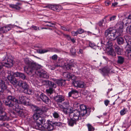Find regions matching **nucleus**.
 Segmentation results:
<instances>
[{"instance_id":"1","label":"nucleus","mask_w":131,"mask_h":131,"mask_svg":"<svg viewBox=\"0 0 131 131\" xmlns=\"http://www.w3.org/2000/svg\"><path fill=\"white\" fill-rule=\"evenodd\" d=\"M25 62L28 64L24 67L25 71L28 74L34 73L38 74L41 78H47L49 76L47 72L43 70L41 67L33 63H30L28 60H25Z\"/></svg>"},{"instance_id":"2","label":"nucleus","mask_w":131,"mask_h":131,"mask_svg":"<svg viewBox=\"0 0 131 131\" xmlns=\"http://www.w3.org/2000/svg\"><path fill=\"white\" fill-rule=\"evenodd\" d=\"M15 99L14 98L11 96H9L5 100V105L9 107H12L15 109V111L18 113L19 116H21L24 114L22 110H21V108L20 105L16 103L14 100H12Z\"/></svg>"},{"instance_id":"3","label":"nucleus","mask_w":131,"mask_h":131,"mask_svg":"<svg viewBox=\"0 0 131 131\" xmlns=\"http://www.w3.org/2000/svg\"><path fill=\"white\" fill-rule=\"evenodd\" d=\"M116 31L113 27H110L106 30L105 32V36L110 42L115 40L116 38L115 33Z\"/></svg>"},{"instance_id":"4","label":"nucleus","mask_w":131,"mask_h":131,"mask_svg":"<svg viewBox=\"0 0 131 131\" xmlns=\"http://www.w3.org/2000/svg\"><path fill=\"white\" fill-rule=\"evenodd\" d=\"M34 112L35 113L32 117L33 119L36 122L37 126L35 128L38 129L40 125L45 122L46 120L43 117L40 115L41 114L36 111Z\"/></svg>"},{"instance_id":"5","label":"nucleus","mask_w":131,"mask_h":131,"mask_svg":"<svg viewBox=\"0 0 131 131\" xmlns=\"http://www.w3.org/2000/svg\"><path fill=\"white\" fill-rule=\"evenodd\" d=\"M8 73L9 74L7 77L8 80L13 85L16 84L17 82V81L15 77H19L20 74L19 72L14 73L11 71H8Z\"/></svg>"},{"instance_id":"6","label":"nucleus","mask_w":131,"mask_h":131,"mask_svg":"<svg viewBox=\"0 0 131 131\" xmlns=\"http://www.w3.org/2000/svg\"><path fill=\"white\" fill-rule=\"evenodd\" d=\"M116 27H117L118 29L117 30L115 29L116 31L115 33L116 38L120 36L123 35V23L122 22L119 23H117L116 25Z\"/></svg>"},{"instance_id":"7","label":"nucleus","mask_w":131,"mask_h":131,"mask_svg":"<svg viewBox=\"0 0 131 131\" xmlns=\"http://www.w3.org/2000/svg\"><path fill=\"white\" fill-rule=\"evenodd\" d=\"M38 129L42 130L51 131L54 129L53 126L49 123L40 125Z\"/></svg>"},{"instance_id":"8","label":"nucleus","mask_w":131,"mask_h":131,"mask_svg":"<svg viewBox=\"0 0 131 131\" xmlns=\"http://www.w3.org/2000/svg\"><path fill=\"white\" fill-rule=\"evenodd\" d=\"M81 113L80 112L77 110H75L73 111L72 112H71L69 113V116L70 117H72L77 121L79 120V118L81 119Z\"/></svg>"},{"instance_id":"9","label":"nucleus","mask_w":131,"mask_h":131,"mask_svg":"<svg viewBox=\"0 0 131 131\" xmlns=\"http://www.w3.org/2000/svg\"><path fill=\"white\" fill-rule=\"evenodd\" d=\"M11 96L13 98H14V99H14L12 100L13 101L14 100V102H16V103H18V104L20 105H21V104L22 103H26V101L25 100V99L26 98V97H25L24 96H23L21 95H20L19 97V101H18V100L16 99L14 97L12 96L9 95L8 96L7 98L9 96Z\"/></svg>"},{"instance_id":"10","label":"nucleus","mask_w":131,"mask_h":131,"mask_svg":"<svg viewBox=\"0 0 131 131\" xmlns=\"http://www.w3.org/2000/svg\"><path fill=\"white\" fill-rule=\"evenodd\" d=\"M73 85L76 87L85 88L86 87L85 83L80 81H74L73 82Z\"/></svg>"},{"instance_id":"11","label":"nucleus","mask_w":131,"mask_h":131,"mask_svg":"<svg viewBox=\"0 0 131 131\" xmlns=\"http://www.w3.org/2000/svg\"><path fill=\"white\" fill-rule=\"evenodd\" d=\"M14 28V26L9 24L0 28V31L1 33H4L10 30L12 28Z\"/></svg>"},{"instance_id":"12","label":"nucleus","mask_w":131,"mask_h":131,"mask_svg":"<svg viewBox=\"0 0 131 131\" xmlns=\"http://www.w3.org/2000/svg\"><path fill=\"white\" fill-rule=\"evenodd\" d=\"M33 110L34 111H36L37 112L41 114L46 112L48 110L47 108L45 107H43L41 108H40L36 106H34Z\"/></svg>"},{"instance_id":"13","label":"nucleus","mask_w":131,"mask_h":131,"mask_svg":"<svg viewBox=\"0 0 131 131\" xmlns=\"http://www.w3.org/2000/svg\"><path fill=\"white\" fill-rule=\"evenodd\" d=\"M80 108L81 110L80 112L81 113V115H82V116H84L86 115V114H87V115H86V116L88 115L87 114L88 108L85 105H81L80 106Z\"/></svg>"},{"instance_id":"14","label":"nucleus","mask_w":131,"mask_h":131,"mask_svg":"<svg viewBox=\"0 0 131 131\" xmlns=\"http://www.w3.org/2000/svg\"><path fill=\"white\" fill-rule=\"evenodd\" d=\"M40 97L46 104H48L49 103V99L44 93H42L40 96Z\"/></svg>"},{"instance_id":"15","label":"nucleus","mask_w":131,"mask_h":131,"mask_svg":"<svg viewBox=\"0 0 131 131\" xmlns=\"http://www.w3.org/2000/svg\"><path fill=\"white\" fill-rule=\"evenodd\" d=\"M54 99L58 103L62 102L64 100V97L62 95H58L54 97Z\"/></svg>"},{"instance_id":"16","label":"nucleus","mask_w":131,"mask_h":131,"mask_svg":"<svg viewBox=\"0 0 131 131\" xmlns=\"http://www.w3.org/2000/svg\"><path fill=\"white\" fill-rule=\"evenodd\" d=\"M70 118V119H68V123L69 126L72 127L74 125H76L77 121L72 117Z\"/></svg>"},{"instance_id":"17","label":"nucleus","mask_w":131,"mask_h":131,"mask_svg":"<svg viewBox=\"0 0 131 131\" xmlns=\"http://www.w3.org/2000/svg\"><path fill=\"white\" fill-rule=\"evenodd\" d=\"M21 4L19 2L17 3L16 4H10L9 5V7L10 8L16 9L17 10H19L20 8V6Z\"/></svg>"},{"instance_id":"18","label":"nucleus","mask_w":131,"mask_h":131,"mask_svg":"<svg viewBox=\"0 0 131 131\" xmlns=\"http://www.w3.org/2000/svg\"><path fill=\"white\" fill-rule=\"evenodd\" d=\"M49 7L53 10L58 12L61 8V6L57 5H51L49 6Z\"/></svg>"},{"instance_id":"19","label":"nucleus","mask_w":131,"mask_h":131,"mask_svg":"<svg viewBox=\"0 0 131 131\" xmlns=\"http://www.w3.org/2000/svg\"><path fill=\"white\" fill-rule=\"evenodd\" d=\"M116 38L117 42L118 44L121 45L123 44L124 40L123 37H118Z\"/></svg>"},{"instance_id":"20","label":"nucleus","mask_w":131,"mask_h":131,"mask_svg":"<svg viewBox=\"0 0 131 131\" xmlns=\"http://www.w3.org/2000/svg\"><path fill=\"white\" fill-rule=\"evenodd\" d=\"M63 75L64 77L67 79H71L73 76L71 73L68 72L63 73Z\"/></svg>"},{"instance_id":"21","label":"nucleus","mask_w":131,"mask_h":131,"mask_svg":"<svg viewBox=\"0 0 131 131\" xmlns=\"http://www.w3.org/2000/svg\"><path fill=\"white\" fill-rule=\"evenodd\" d=\"M7 89L5 84L2 82H0V92H3Z\"/></svg>"},{"instance_id":"22","label":"nucleus","mask_w":131,"mask_h":131,"mask_svg":"<svg viewBox=\"0 0 131 131\" xmlns=\"http://www.w3.org/2000/svg\"><path fill=\"white\" fill-rule=\"evenodd\" d=\"M60 61H61V62L62 63L61 64H63L62 67H63L64 69L66 68V69L67 70L70 69L71 66V65L69 63H64L62 60H61Z\"/></svg>"},{"instance_id":"23","label":"nucleus","mask_w":131,"mask_h":131,"mask_svg":"<svg viewBox=\"0 0 131 131\" xmlns=\"http://www.w3.org/2000/svg\"><path fill=\"white\" fill-rule=\"evenodd\" d=\"M79 93L78 91L74 89L72 90L71 91L69 92L68 95L69 97H71L72 94H78Z\"/></svg>"},{"instance_id":"24","label":"nucleus","mask_w":131,"mask_h":131,"mask_svg":"<svg viewBox=\"0 0 131 131\" xmlns=\"http://www.w3.org/2000/svg\"><path fill=\"white\" fill-rule=\"evenodd\" d=\"M107 53L108 55L112 56H115L116 55L115 52L114 51L113 49L112 48H111L107 51Z\"/></svg>"},{"instance_id":"25","label":"nucleus","mask_w":131,"mask_h":131,"mask_svg":"<svg viewBox=\"0 0 131 131\" xmlns=\"http://www.w3.org/2000/svg\"><path fill=\"white\" fill-rule=\"evenodd\" d=\"M124 58L121 56H118L117 63L120 64H122L124 62Z\"/></svg>"},{"instance_id":"26","label":"nucleus","mask_w":131,"mask_h":131,"mask_svg":"<svg viewBox=\"0 0 131 131\" xmlns=\"http://www.w3.org/2000/svg\"><path fill=\"white\" fill-rule=\"evenodd\" d=\"M59 106L61 108V110L63 111V112L65 114H67L68 113V110L69 108H65L64 107H63L61 105H59Z\"/></svg>"},{"instance_id":"27","label":"nucleus","mask_w":131,"mask_h":131,"mask_svg":"<svg viewBox=\"0 0 131 131\" xmlns=\"http://www.w3.org/2000/svg\"><path fill=\"white\" fill-rule=\"evenodd\" d=\"M115 49L117 54L118 55L121 54L123 51V50L122 49L120 48L118 46L116 47Z\"/></svg>"},{"instance_id":"28","label":"nucleus","mask_w":131,"mask_h":131,"mask_svg":"<svg viewBox=\"0 0 131 131\" xmlns=\"http://www.w3.org/2000/svg\"><path fill=\"white\" fill-rule=\"evenodd\" d=\"M48 85L50 86V87L52 89L53 88H55L56 87V85L53 82L50 81H48Z\"/></svg>"},{"instance_id":"29","label":"nucleus","mask_w":131,"mask_h":131,"mask_svg":"<svg viewBox=\"0 0 131 131\" xmlns=\"http://www.w3.org/2000/svg\"><path fill=\"white\" fill-rule=\"evenodd\" d=\"M9 119L8 117H7L6 115L0 116V120L3 121H8Z\"/></svg>"},{"instance_id":"30","label":"nucleus","mask_w":131,"mask_h":131,"mask_svg":"<svg viewBox=\"0 0 131 131\" xmlns=\"http://www.w3.org/2000/svg\"><path fill=\"white\" fill-rule=\"evenodd\" d=\"M48 48L46 49H40L38 51V52L39 53L43 54L49 52Z\"/></svg>"},{"instance_id":"31","label":"nucleus","mask_w":131,"mask_h":131,"mask_svg":"<svg viewBox=\"0 0 131 131\" xmlns=\"http://www.w3.org/2000/svg\"><path fill=\"white\" fill-rule=\"evenodd\" d=\"M128 111L127 108H124L120 111V115H123L127 113Z\"/></svg>"},{"instance_id":"32","label":"nucleus","mask_w":131,"mask_h":131,"mask_svg":"<svg viewBox=\"0 0 131 131\" xmlns=\"http://www.w3.org/2000/svg\"><path fill=\"white\" fill-rule=\"evenodd\" d=\"M46 23H48L46 25L47 26H48L50 27H53L55 25V23H54L52 22V21H45Z\"/></svg>"},{"instance_id":"33","label":"nucleus","mask_w":131,"mask_h":131,"mask_svg":"<svg viewBox=\"0 0 131 131\" xmlns=\"http://www.w3.org/2000/svg\"><path fill=\"white\" fill-rule=\"evenodd\" d=\"M86 125L88 128V131H93L94 130V128L91 124H88Z\"/></svg>"},{"instance_id":"34","label":"nucleus","mask_w":131,"mask_h":131,"mask_svg":"<svg viewBox=\"0 0 131 131\" xmlns=\"http://www.w3.org/2000/svg\"><path fill=\"white\" fill-rule=\"evenodd\" d=\"M52 115L53 117L55 119H58L60 117L59 114L57 112L54 111L52 113Z\"/></svg>"},{"instance_id":"35","label":"nucleus","mask_w":131,"mask_h":131,"mask_svg":"<svg viewBox=\"0 0 131 131\" xmlns=\"http://www.w3.org/2000/svg\"><path fill=\"white\" fill-rule=\"evenodd\" d=\"M24 93L28 94H31L33 93V91L31 89H29L28 88L27 90H25Z\"/></svg>"},{"instance_id":"36","label":"nucleus","mask_w":131,"mask_h":131,"mask_svg":"<svg viewBox=\"0 0 131 131\" xmlns=\"http://www.w3.org/2000/svg\"><path fill=\"white\" fill-rule=\"evenodd\" d=\"M23 89V91L24 92L25 91V90L27 89L28 88V86L26 82H24L23 85L21 86Z\"/></svg>"},{"instance_id":"37","label":"nucleus","mask_w":131,"mask_h":131,"mask_svg":"<svg viewBox=\"0 0 131 131\" xmlns=\"http://www.w3.org/2000/svg\"><path fill=\"white\" fill-rule=\"evenodd\" d=\"M53 90L52 88L50 87L49 88L46 90V92L48 94H51L53 93Z\"/></svg>"},{"instance_id":"38","label":"nucleus","mask_w":131,"mask_h":131,"mask_svg":"<svg viewBox=\"0 0 131 131\" xmlns=\"http://www.w3.org/2000/svg\"><path fill=\"white\" fill-rule=\"evenodd\" d=\"M63 107H65V108H68L69 107V105L68 103L67 102H65L63 103L62 105H61Z\"/></svg>"},{"instance_id":"39","label":"nucleus","mask_w":131,"mask_h":131,"mask_svg":"<svg viewBox=\"0 0 131 131\" xmlns=\"http://www.w3.org/2000/svg\"><path fill=\"white\" fill-rule=\"evenodd\" d=\"M54 67H53V69H52V70L56 68H57L58 67H63V65H61L60 64H59L58 62L54 64Z\"/></svg>"},{"instance_id":"40","label":"nucleus","mask_w":131,"mask_h":131,"mask_svg":"<svg viewBox=\"0 0 131 131\" xmlns=\"http://www.w3.org/2000/svg\"><path fill=\"white\" fill-rule=\"evenodd\" d=\"M31 28L33 29V30H35L36 31L38 30H40V29L39 28V27L35 26L34 25H32L31 26Z\"/></svg>"},{"instance_id":"41","label":"nucleus","mask_w":131,"mask_h":131,"mask_svg":"<svg viewBox=\"0 0 131 131\" xmlns=\"http://www.w3.org/2000/svg\"><path fill=\"white\" fill-rule=\"evenodd\" d=\"M4 111L2 102L0 101V113H2L4 112Z\"/></svg>"},{"instance_id":"42","label":"nucleus","mask_w":131,"mask_h":131,"mask_svg":"<svg viewBox=\"0 0 131 131\" xmlns=\"http://www.w3.org/2000/svg\"><path fill=\"white\" fill-rule=\"evenodd\" d=\"M19 75V78H21L23 79H25L26 76L24 74L20 73Z\"/></svg>"},{"instance_id":"43","label":"nucleus","mask_w":131,"mask_h":131,"mask_svg":"<svg viewBox=\"0 0 131 131\" xmlns=\"http://www.w3.org/2000/svg\"><path fill=\"white\" fill-rule=\"evenodd\" d=\"M77 31L78 34H81L84 32V30L81 28L78 29Z\"/></svg>"},{"instance_id":"44","label":"nucleus","mask_w":131,"mask_h":131,"mask_svg":"<svg viewBox=\"0 0 131 131\" xmlns=\"http://www.w3.org/2000/svg\"><path fill=\"white\" fill-rule=\"evenodd\" d=\"M116 16H112L110 17L109 18V20L110 21H112L116 19Z\"/></svg>"},{"instance_id":"45","label":"nucleus","mask_w":131,"mask_h":131,"mask_svg":"<svg viewBox=\"0 0 131 131\" xmlns=\"http://www.w3.org/2000/svg\"><path fill=\"white\" fill-rule=\"evenodd\" d=\"M18 83L17 85L19 86H21L24 83L23 81L21 80H20L18 81V82H17V83Z\"/></svg>"},{"instance_id":"46","label":"nucleus","mask_w":131,"mask_h":131,"mask_svg":"<svg viewBox=\"0 0 131 131\" xmlns=\"http://www.w3.org/2000/svg\"><path fill=\"white\" fill-rule=\"evenodd\" d=\"M49 52H55L56 48H48Z\"/></svg>"},{"instance_id":"47","label":"nucleus","mask_w":131,"mask_h":131,"mask_svg":"<svg viewBox=\"0 0 131 131\" xmlns=\"http://www.w3.org/2000/svg\"><path fill=\"white\" fill-rule=\"evenodd\" d=\"M127 56L129 58L131 59V50H128L127 51Z\"/></svg>"},{"instance_id":"48","label":"nucleus","mask_w":131,"mask_h":131,"mask_svg":"<svg viewBox=\"0 0 131 131\" xmlns=\"http://www.w3.org/2000/svg\"><path fill=\"white\" fill-rule=\"evenodd\" d=\"M102 71L103 73H102L104 75L107 73L108 72V70L105 68L103 69L102 70Z\"/></svg>"},{"instance_id":"49","label":"nucleus","mask_w":131,"mask_h":131,"mask_svg":"<svg viewBox=\"0 0 131 131\" xmlns=\"http://www.w3.org/2000/svg\"><path fill=\"white\" fill-rule=\"evenodd\" d=\"M58 56L56 54H54L51 57V59L54 60H56L58 58Z\"/></svg>"},{"instance_id":"50","label":"nucleus","mask_w":131,"mask_h":131,"mask_svg":"<svg viewBox=\"0 0 131 131\" xmlns=\"http://www.w3.org/2000/svg\"><path fill=\"white\" fill-rule=\"evenodd\" d=\"M126 31L127 32H129V33L131 35V25L130 26L129 28L127 27L126 29Z\"/></svg>"},{"instance_id":"51","label":"nucleus","mask_w":131,"mask_h":131,"mask_svg":"<svg viewBox=\"0 0 131 131\" xmlns=\"http://www.w3.org/2000/svg\"><path fill=\"white\" fill-rule=\"evenodd\" d=\"M71 34L73 36H76L78 34L77 31H72L71 32Z\"/></svg>"},{"instance_id":"52","label":"nucleus","mask_w":131,"mask_h":131,"mask_svg":"<svg viewBox=\"0 0 131 131\" xmlns=\"http://www.w3.org/2000/svg\"><path fill=\"white\" fill-rule=\"evenodd\" d=\"M61 29L63 30H64L67 31H69V29L66 28V27L62 26H61Z\"/></svg>"},{"instance_id":"53","label":"nucleus","mask_w":131,"mask_h":131,"mask_svg":"<svg viewBox=\"0 0 131 131\" xmlns=\"http://www.w3.org/2000/svg\"><path fill=\"white\" fill-rule=\"evenodd\" d=\"M54 124L58 126H62V123L60 122H55L54 123Z\"/></svg>"},{"instance_id":"54","label":"nucleus","mask_w":131,"mask_h":131,"mask_svg":"<svg viewBox=\"0 0 131 131\" xmlns=\"http://www.w3.org/2000/svg\"><path fill=\"white\" fill-rule=\"evenodd\" d=\"M65 36L68 40L69 41L71 39V37L69 35H65Z\"/></svg>"},{"instance_id":"55","label":"nucleus","mask_w":131,"mask_h":131,"mask_svg":"<svg viewBox=\"0 0 131 131\" xmlns=\"http://www.w3.org/2000/svg\"><path fill=\"white\" fill-rule=\"evenodd\" d=\"M106 106L108 105L110 103V101L107 100H106L104 102Z\"/></svg>"},{"instance_id":"56","label":"nucleus","mask_w":131,"mask_h":131,"mask_svg":"<svg viewBox=\"0 0 131 131\" xmlns=\"http://www.w3.org/2000/svg\"><path fill=\"white\" fill-rule=\"evenodd\" d=\"M62 51L61 49H57L56 48L55 52L56 53H60Z\"/></svg>"},{"instance_id":"57","label":"nucleus","mask_w":131,"mask_h":131,"mask_svg":"<svg viewBox=\"0 0 131 131\" xmlns=\"http://www.w3.org/2000/svg\"><path fill=\"white\" fill-rule=\"evenodd\" d=\"M89 46L91 48H93L95 46V45L94 43H92L91 42H90L89 43Z\"/></svg>"},{"instance_id":"58","label":"nucleus","mask_w":131,"mask_h":131,"mask_svg":"<svg viewBox=\"0 0 131 131\" xmlns=\"http://www.w3.org/2000/svg\"><path fill=\"white\" fill-rule=\"evenodd\" d=\"M70 51L73 55H74L76 53L75 50L74 49L71 50Z\"/></svg>"},{"instance_id":"59","label":"nucleus","mask_w":131,"mask_h":131,"mask_svg":"<svg viewBox=\"0 0 131 131\" xmlns=\"http://www.w3.org/2000/svg\"><path fill=\"white\" fill-rule=\"evenodd\" d=\"M103 22L101 21H100L98 23L97 25L100 27H102V24Z\"/></svg>"},{"instance_id":"60","label":"nucleus","mask_w":131,"mask_h":131,"mask_svg":"<svg viewBox=\"0 0 131 131\" xmlns=\"http://www.w3.org/2000/svg\"><path fill=\"white\" fill-rule=\"evenodd\" d=\"M105 5L106 6H108L111 4V2L108 1H106L105 2Z\"/></svg>"},{"instance_id":"61","label":"nucleus","mask_w":131,"mask_h":131,"mask_svg":"<svg viewBox=\"0 0 131 131\" xmlns=\"http://www.w3.org/2000/svg\"><path fill=\"white\" fill-rule=\"evenodd\" d=\"M73 43H74L75 42V39L74 38H71L70 40Z\"/></svg>"},{"instance_id":"62","label":"nucleus","mask_w":131,"mask_h":131,"mask_svg":"<svg viewBox=\"0 0 131 131\" xmlns=\"http://www.w3.org/2000/svg\"><path fill=\"white\" fill-rule=\"evenodd\" d=\"M83 52V50L81 49H80L79 51L78 52V54L82 53Z\"/></svg>"},{"instance_id":"63","label":"nucleus","mask_w":131,"mask_h":131,"mask_svg":"<svg viewBox=\"0 0 131 131\" xmlns=\"http://www.w3.org/2000/svg\"><path fill=\"white\" fill-rule=\"evenodd\" d=\"M118 3L117 2H115L114 3H113L112 4V6L113 7H115L117 4Z\"/></svg>"},{"instance_id":"64","label":"nucleus","mask_w":131,"mask_h":131,"mask_svg":"<svg viewBox=\"0 0 131 131\" xmlns=\"http://www.w3.org/2000/svg\"><path fill=\"white\" fill-rule=\"evenodd\" d=\"M128 19H131V14L129 15L128 17Z\"/></svg>"}]
</instances>
